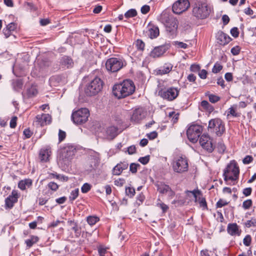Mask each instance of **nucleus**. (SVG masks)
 <instances>
[{
  "instance_id": "1",
  "label": "nucleus",
  "mask_w": 256,
  "mask_h": 256,
  "mask_svg": "<svg viewBox=\"0 0 256 256\" xmlns=\"http://www.w3.org/2000/svg\"><path fill=\"white\" fill-rule=\"evenodd\" d=\"M134 91V84L130 80H126L122 83L116 84L112 88L114 94L118 99L129 96L132 94Z\"/></svg>"
},
{
  "instance_id": "23",
  "label": "nucleus",
  "mask_w": 256,
  "mask_h": 256,
  "mask_svg": "<svg viewBox=\"0 0 256 256\" xmlns=\"http://www.w3.org/2000/svg\"><path fill=\"white\" fill-rule=\"evenodd\" d=\"M60 64L62 68H69L74 65L72 60L69 56H64L60 60Z\"/></svg>"
},
{
  "instance_id": "46",
  "label": "nucleus",
  "mask_w": 256,
  "mask_h": 256,
  "mask_svg": "<svg viewBox=\"0 0 256 256\" xmlns=\"http://www.w3.org/2000/svg\"><path fill=\"white\" fill-rule=\"evenodd\" d=\"M122 172V167L120 166V165L118 164L112 170V174L114 175L118 176L121 174Z\"/></svg>"
},
{
  "instance_id": "16",
  "label": "nucleus",
  "mask_w": 256,
  "mask_h": 256,
  "mask_svg": "<svg viewBox=\"0 0 256 256\" xmlns=\"http://www.w3.org/2000/svg\"><path fill=\"white\" fill-rule=\"evenodd\" d=\"M18 195L17 191L13 190L11 195H10L5 200V208H12L14 204L18 202Z\"/></svg>"
},
{
  "instance_id": "18",
  "label": "nucleus",
  "mask_w": 256,
  "mask_h": 256,
  "mask_svg": "<svg viewBox=\"0 0 256 256\" xmlns=\"http://www.w3.org/2000/svg\"><path fill=\"white\" fill-rule=\"evenodd\" d=\"M217 42L222 46L228 44L232 40V38L222 31L220 30L216 34Z\"/></svg>"
},
{
  "instance_id": "8",
  "label": "nucleus",
  "mask_w": 256,
  "mask_h": 256,
  "mask_svg": "<svg viewBox=\"0 0 256 256\" xmlns=\"http://www.w3.org/2000/svg\"><path fill=\"white\" fill-rule=\"evenodd\" d=\"M208 130L214 132L217 136H220L226 131L224 123L218 118L212 119L209 121Z\"/></svg>"
},
{
  "instance_id": "61",
  "label": "nucleus",
  "mask_w": 256,
  "mask_h": 256,
  "mask_svg": "<svg viewBox=\"0 0 256 256\" xmlns=\"http://www.w3.org/2000/svg\"><path fill=\"white\" fill-rule=\"evenodd\" d=\"M174 42H175V45L178 48H182L184 49H186L188 47V45L184 43L183 42L176 41Z\"/></svg>"
},
{
  "instance_id": "62",
  "label": "nucleus",
  "mask_w": 256,
  "mask_h": 256,
  "mask_svg": "<svg viewBox=\"0 0 256 256\" xmlns=\"http://www.w3.org/2000/svg\"><path fill=\"white\" fill-rule=\"evenodd\" d=\"M200 66L198 64H192L190 67V71L194 72H199L200 70Z\"/></svg>"
},
{
  "instance_id": "2",
  "label": "nucleus",
  "mask_w": 256,
  "mask_h": 256,
  "mask_svg": "<svg viewBox=\"0 0 256 256\" xmlns=\"http://www.w3.org/2000/svg\"><path fill=\"white\" fill-rule=\"evenodd\" d=\"M211 10L212 8L207 0H195L192 14L197 18L204 19L210 16Z\"/></svg>"
},
{
  "instance_id": "56",
  "label": "nucleus",
  "mask_w": 256,
  "mask_h": 256,
  "mask_svg": "<svg viewBox=\"0 0 256 256\" xmlns=\"http://www.w3.org/2000/svg\"><path fill=\"white\" fill-rule=\"evenodd\" d=\"M228 202H227L226 201L222 199H220L219 200L216 204V206L217 208H222V206L228 205Z\"/></svg>"
},
{
  "instance_id": "6",
  "label": "nucleus",
  "mask_w": 256,
  "mask_h": 256,
  "mask_svg": "<svg viewBox=\"0 0 256 256\" xmlns=\"http://www.w3.org/2000/svg\"><path fill=\"white\" fill-rule=\"evenodd\" d=\"M104 82L98 76H96L86 86L85 90L86 94L88 96L96 95L102 88Z\"/></svg>"
},
{
  "instance_id": "48",
  "label": "nucleus",
  "mask_w": 256,
  "mask_h": 256,
  "mask_svg": "<svg viewBox=\"0 0 256 256\" xmlns=\"http://www.w3.org/2000/svg\"><path fill=\"white\" fill-rule=\"evenodd\" d=\"M222 69V66L219 63H216L212 69V72L214 73L217 74Z\"/></svg>"
},
{
  "instance_id": "43",
  "label": "nucleus",
  "mask_w": 256,
  "mask_h": 256,
  "mask_svg": "<svg viewBox=\"0 0 256 256\" xmlns=\"http://www.w3.org/2000/svg\"><path fill=\"white\" fill-rule=\"evenodd\" d=\"M47 186L48 188L53 192H56L59 188V186L56 183L53 182H49Z\"/></svg>"
},
{
  "instance_id": "37",
  "label": "nucleus",
  "mask_w": 256,
  "mask_h": 256,
  "mask_svg": "<svg viewBox=\"0 0 256 256\" xmlns=\"http://www.w3.org/2000/svg\"><path fill=\"white\" fill-rule=\"evenodd\" d=\"M12 86L14 90H19L22 88L23 82L20 80H16L12 82Z\"/></svg>"
},
{
  "instance_id": "40",
  "label": "nucleus",
  "mask_w": 256,
  "mask_h": 256,
  "mask_svg": "<svg viewBox=\"0 0 256 256\" xmlns=\"http://www.w3.org/2000/svg\"><path fill=\"white\" fill-rule=\"evenodd\" d=\"M24 6L27 10H30L31 12H34L37 10L36 7L32 2H25Z\"/></svg>"
},
{
  "instance_id": "39",
  "label": "nucleus",
  "mask_w": 256,
  "mask_h": 256,
  "mask_svg": "<svg viewBox=\"0 0 256 256\" xmlns=\"http://www.w3.org/2000/svg\"><path fill=\"white\" fill-rule=\"evenodd\" d=\"M135 45L136 48L140 51H143L144 49L145 44L141 40H137L135 42Z\"/></svg>"
},
{
  "instance_id": "21",
  "label": "nucleus",
  "mask_w": 256,
  "mask_h": 256,
  "mask_svg": "<svg viewBox=\"0 0 256 256\" xmlns=\"http://www.w3.org/2000/svg\"><path fill=\"white\" fill-rule=\"evenodd\" d=\"M227 232L232 236H239L241 234V230L239 229V227L236 223L229 224L228 225Z\"/></svg>"
},
{
  "instance_id": "29",
  "label": "nucleus",
  "mask_w": 256,
  "mask_h": 256,
  "mask_svg": "<svg viewBox=\"0 0 256 256\" xmlns=\"http://www.w3.org/2000/svg\"><path fill=\"white\" fill-rule=\"evenodd\" d=\"M39 240V238L37 236H30V238L25 240V243L28 248H31L34 244H36Z\"/></svg>"
},
{
  "instance_id": "59",
  "label": "nucleus",
  "mask_w": 256,
  "mask_h": 256,
  "mask_svg": "<svg viewBox=\"0 0 256 256\" xmlns=\"http://www.w3.org/2000/svg\"><path fill=\"white\" fill-rule=\"evenodd\" d=\"M199 204L200 207L202 208L203 210H207L208 206L205 198H202L200 200H199Z\"/></svg>"
},
{
  "instance_id": "49",
  "label": "nucleus",
  "mask_w": 256,
  "mask_h": 256,
  "mask_svg": "<svg viewBox=\"0 0 256 256\" xmlns=\"http://www.w3.org/2000/svg\"><path fill=\"white\" fill-rule=\"evenodd\" d=\"M169 116L172 118V121L174 124L176 123L178 119V113H176L174 112H170Z\"/></svg>"
},
{
  "instance_id": "57",
  "label": "nucleus",
  "mask_w": 256,
  "mask_h": 256,
  "mask_svg": "<svg viewBox=\"0 0 256 256\" xmlns=\"http://www.w3.org/2000/svg\"><path fill=\"white\" fill-rule=\"evenodd\" d=\"M66 136V133L65 132L60 130L58 132V141L60 142L63 141Z\"/></svg>"
},
{
  "instance_id": "12",
  "label": "nucleus",
  "mask_w": 256,
  "mask_h": 256,
  "mask_svg": "<svg viewBox=\"0 0 256 256\" xmlns=\"http://www.w3.org/2000/svg\"><path fill=\"white\" fill-rule=\"evenodd\" d=\"M157 191L160 194H167L168 200L172 199L176 195V192L169 185L162 182H158L154 184Z\"/></svg>"
},
{
  "instance_id": "54",
  "label": "nucleus",
  "mask_w": 256,
  "mask_h": 256,
  "mask_svg": "<svg viewBox=\"0 0 256 256\" xmlns=\"http://www.w3.org/2000/svg\"><path fill=\"white\" fill-rule=\"evenodd\" d=\"M252 242V238L250 235H246L244 238L243 242L246 246H250Z\"/></svg>"
},
{
  "instance_id": "22",
  "label": "nucleus",
  "mask_w": 256,
  "mask_h": 256,
  "mask_svg": "<svg viewBox=\"0 0 256 256\" xmlns=\"http://www.w3.org/2000/svg\"><path fill=\"white\" fill-rule=\"evenodd\" d=\"M160 34V30L158 26L149 24L148 26V36L151 39L156 38Z\"/></svg>"
},
{
  "instance_id": "60",
  "label": "nucleus",
  "mask_w": 256,
  "mask_h": 256,
  "mask_svg": "<svg viewBox=\"0 0 256 256\" xmlns=\"http://www.w3.org/2000/svg\"><path fill=\"white\" fill-rule=\"evenodd\" d=\"M253 158L251 156H246L242 160V162L245 164H248L252 162L253 160Z\"/></svg>"
},
{
  "instance_id": "34",
  "label": "nucleus",
  "mask_w": 256,
  "mask_h": 256,
  "mask_svg": "<svg viewBox=\"0 0 256 256\" xmlns=\"http://www.w3.org/2000/svg\"><path fill=\"white\" fill-rule=\"evenodd\" d=\"M156 206L160 208L162 210V213H166L169 208L168 206L164 203L162 202L160 199L158 200V202L156 203Z\"/></svg>"
},
{
  "instance_id": "25",
  "label": "nucleus",
  "mask_w": 256,
  "mask_h": 256,
  "mask_svg": "<svg viewBox=\"0 0 256 256\" xmlns=\"http://www.w3.org/2000/svg\"><path fill=\"white\" fill-rule=\"evenodd\" d=\"M172 66L170 64H165L156 70L158 75H163L169 73L172 70Z\"/></svg>"
},
{
  "instance_id": "24",
  "label": "nucleus",
  "mask_w": 256,
  "mask_h": 256,
  "mask_svg": "<svg viewBox=\"0 0 256 256\" xmlns=\"http://www.w3.org/2000/svg\"><path fill=\"white\" fill-rule=\"evenodd\" d=\"M32 184V180L30 178H25L20 180L18 184V188L22 190H24L26 188H30Z\"/></svg>"
},
{
  "instance_id": "53",
  "label": "nucleus",
  "mask_w": 256,
  "mask_h": 256,
  "mask_svg": "<svg viewBox=\"0 0 256 256\" xmlns=\"http://www.w3.org/2000/svg\"><path fill=\"white\" fill-rule=\"evenodd\" d=\"M241 48L240 46H236L231 49V52L234 56L238 55L240 51Z\"/></svg>"
},
{
  "instance_id": "58",
  "label": "nucleus",
  "mask_w": 256,
  "mask_h": 256,
  "mask_svg": "<svg viewBox=\"0 0 256 256\" xmlns=\"http://www.w3.org/2000/svg\"><path fill=\"white\" fill-rule=\"evenodd\" d=\"M107 252V249L106 248H104L102 246L98 247V252L100 256H105Z\"/></svg>"
},
{
  "instance_id": "44",
  "label": "nucleus",
  "mask_w": 256,
  "mask_h": 256,
  "mask_svg": "<svg viewBox=\"0 0 256 256\" xmlns=\"http://www.w3.org/2000/svg\"><path fill=\"white\" fill-rule=\"evenodd\" d=\"M126 193L130 198H132L135 194V189L133 188L128 187L126 188Z\"/></svg>"
},
{
  "instance_id": "4",
  "label": "nucleus",
  "mask_w": 256,
  "mask_h": 256,
  "mask_svg": "<svg viewBox=\"0 0 256 256\" xmlns=\"http://www.w3.org/2000/svg\"><path fill=\"white\" fill-rule=\"evenodd\" d=\"M160 20L164 25L166 30L173 36L175 34L178 28V20L172 15L166 13L161 16Z\"/></svg>"
},
{
  "instance_id": "5",
  "label": "nucleus",
  "mask_w": 256,
  "mask_h": 256,
  "mask_svg": "<svg viewBox=\"0 0 256 256\" xmlns=\"http://www.w3.org/2000/svg\"><path fill=\"white\" fill-rule=\"evenodd\" d=\"M173 170L178 174L186 172L188 170V160L185 156H178L174 158L172 164Z\"/></svg>"
},
{
  "instance_id": "51",
  "label": "nucleus",
  "mask_w": 256,
  "mask_h": 256,
  "mask_svg": "<svg viewBox=\"0 0 256 256\" xmlns=\"http://www.w3.org/2000/svg\"><path fill=\"white\" fill-rule=\"evenodd\" d=\"M252 200H244L242 203V207L245 210H248L252 206Z\"/></svg>"
},
{
  "instance_id": "15",
  "label": "nucleus",
  "mask_w": 256,
  "mask_h": 256,
  "mask_svg": "<svg viewBox=\"0 0 256 256\" xmlns=\"http://www.w3.org/2000/svg\"><path fill=\"white\" fill-rule=\"evenodd\" d=\"M52 154L51 147L46 146L42 148L38 154V158L42 162H46L50 160V158Z\"/></svg>"
},
{
  "instance_id": "7",
  "label": "nucleus",
  "mask_w": 256,
  "mask_h": 256,
  "mask_svg": "<svg viewBox=\"0 0 256 256\" xmlns=\"http://www.w3.org/2000/svg\"><path fill=\"white\" fill-rule=\"evenodd\" d=\"M126 65L125 60L120 58H110L106 62V69L110 72H117Z\"/></svg>"
},
{
  "instance_id": "41",
  "label": "nucleus",
  "mask_w": 256,
  "mask_h": 256,
  "mask_svg": "<svg viewBox=\"0 0 256 256\" xmlns=\"http://www.w3.org/2000/svg\"><path fill=\"white\" fill-rule=\"evenodd\" d=\"M136 14L137 12L135 9H130L125 13L124 16L126 18H130L136 16Z\"/></svg>"
},
{
  "instance_id": "27",
  "label": "nucleus",
  "mask_w": 256,
  "mask_h": 256,
  "mask_svg": "<svg viewBox=\"0 0 256 256\" xmlns=\"http://www.w3.org/2000/svg\"><path fill=\"white\" fill-rule=\"evenodd\" d=\"M74 149L72 146H67L64 148L62 151V156L65 158H68L74 154Z\"/></svg>"
},
{
  "instance_id": "10",
  "label": "nucleus",
  "mask_w": 256,
  "mask_h": 256,
  "mask_svg": "<svg viewBox=\"0 0 256 256\" xmlns=\"http://www.w3.org/2000/svg\"><path fill=\"white\" fill-rule=\"evenodd\" d=\"M90 116V112L88 108H82L72 114V118L74 123L81 124L85 123Z\"/></svg>"
},
{
  "instance_id": "13",
  "label": "nucleus",
  "mask_w": 256,
  "mask_h": 256,
  "mask_svg": "<svg viewBox=\"0 0 256 256\" xmlns=\"http://www.w3.org/2000/svg\"><path fill=\"white\" fill-rule=\"evenodd\" d=\"M200 144L201 146L209 153L212 152L214 148L212 143V139L208 134H203L200 138Z\"/></svg>"
},
{
  "instance_id": "28",
  "label": "nucleus",
  "mask_w": 256,
  "mask_h": 256,
  "mask_svg": "<svg viewBox=\"0 0 256 256\" xmlns=\"http://www.w3.org/2000/svg\"><path fill=\"white\" fill-rule=\"evenodd\" d=\"M186 193H191L192 194L194 198H195V202H199V200H200L202 198H204V197H202L201 191L198 190H194L192 191L187 190Z\"/></svg>"
},
{
  "instance_id": "3",
  "label": "nucleus",
  "mask_w": 256,
  "mask_h": 256,
  "mask_svg": "<svg viewBox=\"0 0 256 256\" xmlns=\"http://www.w3.org/2000/svg\"><path fill=\"white\" fill-rule=\"evenodd\" d=\"M239 174L240 169L237 163L234 160L231 161L224 170V180L226 182L236 180L238 178Z\"/></svg>"
},
{
  "instance_id": "63",
  "label": "nucleus",
  "mask_w": 256,
  "mask_h": 256,
  "mask_svg": "<svg viewBox=\"0 0 256 256\" xmlns=\"http://www.w3.org/2000/svg\"><path fill=\"white\" fill-rule=\"evenodd\" d=\"M150 10V7L149 6L144 5L141 8V12L143 14H146L149 12Z\"/></svg>"
},
{
  "instance_id": "35",
  "label": "nucleus",
  "mask_w": 256,
  "mask_h": 256,
  "mask_svg": "<svg viewBox=\"0 0 256 256\" xmlns=\"http://www.w3.org/2000/svg\"><path fill=\"white\" fill-rule=\"evenodd\" d=\"M79 194V190L78 188L72 190L69 196V200L71 202H72L78 196Z\"/></svg>"
},
{
  "instance_id": "31",
  "label": "nucleus",
  "mask_w": 256,
  "mask_h": 256,
  "mask_svg": "<svg viewBox=\"0 0 256 256\" xmlns=\"http://www.w3.org/2000/svg\"><path fill=\"white\" fill-rule=\"evenodd\" d=\"M118 128L114 126H110L107 128L106 134L110 137L114 138L118 134Z\"/></svg>"
},
{
  "instance_id": "50",
  "label": "nucleus",
  "mask_w": 256,
  "mask_h": 256,
  "mask_svg": "<svg viewBox=\"0 0 256 256\" xmlns=\"http://www.w3.org/2000/svg\"><path fill=\"white\" fill-rule=\"evenodd\" d=\"M245 225L247 228L256 226V218H252L250 220H247Z\"/></svg>"
},
{
  "instance_id": "26",
  "label": "nucleus",
  "mask_w": 256,
  "mask_h": 256,
  "mask_svg": "<svg viewBox=\"0 0 256 256\" xmlns=\"http://www.w3.org/2000/svg\"><path fill=\"white\" fill-rule=\"evenodd\" d=\"M68 224L71 226L72 230L74 231L75 237L78 238L81 234V228L74 220H68Z\"/></svg>"
},
{
  "instance_id": "36",
  "label": "nucleus",
  "mask_w": 256,
  "mask_h": 256,
  "mask_svg": "<svg viewBox=\"0 0 256 256\" xmlns=\"http://www.w3.org/2000/svg\"><path fill=\"white\" fill-rule=\"evenodd\" d=\"M206 96L208 97L210 102L214 104L218 102L220 99V96L213 94H210L208 92L206 93Z\"/></svg>"
},
{
  "instance_id": "19",
  "label": "nucleus",
  "mask_w": 256,
  "mask_h": 256,
  "mask_svg": "<svg viewBox=\"0 0 256 256\" xmlns=\"http://www.w3.org/2000/svg\"><path fill=\"white\" fill-rule=\"evenodd\" d=\"M166 50V46L162 45L156 46L150 52V56L153 58H158L165 53Z\"/></svg>"
},
{
  "instance_id": "17",
  "label": "nucleus",
  "mask_w": 256,
  "mask_h": 256,
  "mask_svg": "<svg viewBox=\"0 0 256 256\" xmlns=\"http://www.w3.org/2000/svg\"><path fill=\"white\" fill-rule=\"evenodd\" d=\"M145 117V112L142 108L135 109L130 118V120L136 123H139Z\"/></svg>"
},
{
  "instance_id": "47",
  "label": "nucleus",
  "mask_w": 256,
  "mask_h": 256,
  "mask_svg": "<svg viewBox=\"0 0 256 256\" xmlns=\"http://www.w3.org/2000/svg\"><path fill=\"white\" fill-rule=\"evenodd\" d=\"M92 188V186L88 184H84L81 188V190L82 193H87Z\"/></svg>"
},
{
  "instance_id": "32",
  "label": "nucleus",
  "mask_w": 256,
  "mask_h": 256,
  "mask_svg": "<svg viewBox=\"0 0 256 256\" xmlns=\"http://www.w3.org/2000/svg\"><path fill=\"white\" fill-rule=\"evenodd\" d=\"M201 106L204 109L207 110L209 112H212L214 110V106L210 104L206 100H202L201 102Z\"/></svg>"
},
{
  "instance_id": "38",
  "label": "nucleus",
  "mask_w": 256,
  "mask_h": 256,
  "mask_svg": "<svg viewBox=\"0 0 256 256\" xmlns=\"http://www.w3.org/2000/svg\"><path fill=\"white\" fill-rule=\"evenodd\" d=\"M38 94V90L34 86H32L27 90V94L28 97H32Z\"/></svg>"
},
{
  "instance_id": "64",
  "label": "nucleus",
  "mask_w": 256,
  "mask_h": 256,
  "mask_svg": "<svg viewBox=\"0 0 256 256\" xmlns=\"http://www.w3.org/2000/svg\"><path fill=\"white\" fill-rule=\"evenodd\" d=\"M252 188H246L243 190L242 193L246 196H248L251 194Z\"/></svg>"
},
{
  "instance_id": "45",
  "label": "nucleus",
  "mask_w": 256,
  "mask_h": 256,
  "mask_svg": "<svg viewBox=\"0 0 256 256\" xmlns=\"http://www.w3.org/2000/svg\"><path fill=\"white\" fill-rule=\"evenodd\" d=\"M140 166L138 164L132 163L130 166V170L133 174L136 172L138 168H140Z\"/></svg>"
},
{
  "instance_id": "14",
  "label": "nucleus",
  "mask_w": 256,
  "mask_h": 256,
  "mask_svg": "<svg viewBox=\"0 0 256 256\" xmlns=\"http://www.w3.org/2000/svg\"><path fill=\"white\" fill-rule=\"evenodd\" d=\"M190 6L188 0H178L172 6V11L176 14H180L186 11Z\"/></svg>"
},
{
  "instance_id": "9",
  "label": "nucleus",
  "mask_w": 256,
  "mask_h": 256,
  "mask_svg": "<svg viewBox=\"0 0 256 256\" xmlns=\"http://www.w3.org/2000/svg\"><path fill=\"white\" fill-rule=\"evenodd\" d=\"M180 90V88H178L171 86L160 90L158 92V94L163 99L171 102L177 98Z\"/></svg>"
},
{
  "instance_id": "11",
  "label": "nucleus",
  "mask_w": 256,
  "mask_h": 256,
  "mask_svg": "<svg viewBox=\"0 0 256 256\" xmlns=\"http://www.w3.org/2000/svg\"><path fill=\"white\" fill-rule=\"evenodd\" d=\"M202 132V128L201 126L195 124H192L186 130L187 137L190 142L196 143L198 140Z\"/></svg>"
},
{
  "instance_id": "30",
  "label": "nucleus",
  "mask_w": 256,
  "mask_h": 256,
  "mask_svg": "<svg viewBox=\"0 0 256 256\" xmlns=\"http://www.w3.org/2000/svg\"><path fill=\"white\" fill-rule=\"evenodd\" d=\"M230 115H231L233 117H240L241 114L236 112V106H233L228 110L227 116L228 117Z\"/></svg>"
},
{
  "instance_id": "20",
  "label": "nucleus",
  "mask_w": 256,
  "mask_h": 256,
  "mask_svg": "<svg viewBox=\"0 0 256 256\" xmlns=\"http://www.w3.org/2000/svg\"><path fill=\"white\" fill-rule=\"evenodd\" d=\"M36 122L40 126H44L50 122L51 118L48 114H38L36 116Z\"/></svg>"
},
{
  "instance_id": "52",
  "label": "nucleus",
  "mask_w": 256,
  "mask_h": 256,
  "mask_svg": "<svg viewBox=\"0 0 256 256\" xmlns=\"http://www.w3.org/2000/svg\"><path fill=\"white\" fill-rule=\"evenodd\" d=\"M230 33L233 37L236 38L238 36L240 32L238 28L234 27L230 30Z\"/></svg>"
},
{
  "instance_id": "33",
  "label": "nucleus",
  "mask_w": 256,
  "mask_h": 256,
  "mask_svg": "<svg viewBox=\"0 0 256 256\" xmlns=\"http://www.w3.org/2000/svg\"><path fill=\"white\" fill-rule=\"evenodd\" d=\"M100 220V218L96 216H90L86 218V221L90 226H94Z\"/></svg>"
},
{
  "instance_id": "42",
  "label": "nucleus",
  "mask_w": 256,
  "mask_h": 256,
  "mask_svg": "<svg viewBox=\"0 0 256 256\" xmlns=\"http://www.w3.org/2000/svg\"><path fill=\"white\" fill-rule=\"evenodd\" d=\"M216 148L218 150V152L220 154H222L224 153L226 147L222 142H220L217 144Z\"/></svg>"
},
{
  "instance_id": "55",
  "label": "nucleus",
  "mask_w": 256,
  "mask_h": 256,
  "mask_svg": "<svg viewBox=\"0 0 256 256\" xmlns=\"http://www.w3.org/2000/svg\"><path fill=\"white\" fill-rule=\"evenodd\" d=\"M150 161V156H146L144 157H140L138 159V162L143 164H147Z\"/></svg>"
}]
</instances>
